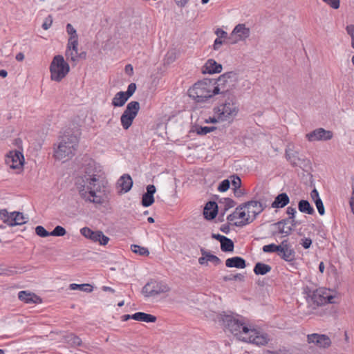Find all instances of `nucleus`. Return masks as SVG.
I'll return each mask as SVG.
<instances>
[{"instance_id": "nucleus-44", "label": "nucleus", "mask_w": 354, "mask_h": 354, "mask_svg": "<svg viewBox=\"0 0 354 354\" xmlns=\"http://www.w3.org/2000/svg\"><path fill=\"white\" fill-rule=\"evenodd\" d=\"M66 234V230L63 227H62L60 225H57L50 232V236H64Z\"/></svg>"}, {"instance_id": "nucleus-47", "label": "nucleus", "mask_w": 354, "mask_h": 354, "mask_svg": "<svg viewBox=\"0 0 354 354\" xmlns=\"http://www.w3.org/2000/svg\"><path fill=\"white\" fill-rule=\"evenodd\" d=\"M36 234L41 237H47L50 236V232H48L43 226L39 225L35 228Z\"/></svg>"}, {"instance_id": "nucleus-39", "label": "nucleus", "mask_w": 354, "mask_h": 354, "mask_svg": "<svg viewBox=\"0 0 354 354\" xmlns=\"http://www.w3.org/2000/svg\"><path fill=\"white\" fill-rule=\"evenodd\" d=\"M70 289L71 290H80L81 291L91 292L93 290V287L90 284H88V283H84V284L71 283L70 285Z\"/></svg>"}, {"instance_id": "nucleus-54", "label": "nucleus", "mask_w": 354, "mask_h": 354, "mask_svg": "<svg viewBox=\"0 0 354 354\" xmlns=\"http://www.w3.org/2000/svg\"><path fill=\"white\" fill-rule=\"evenodd\" d=\"M66 31L67 33L70 35V37H78L76 30L71 24H68L66 25Z\"/></svg>"}, {"instance_id": "nucleus-57", "label": "nucleus", "mask_w": 354, "mask_h": 354, "mask_svg": "<svg viewBox=\"0 0 354 354\" xmlns=\"http://www.w3.org/2000/svg\"><path fill=\"white\" fill-rule=\"evenodd\" d=\"M301 241V245L305 249L309 248L312 244V240L310 238H305Z\"/></svg>"}, {"instance_id": "nucleus-58", "label": "nucleus", "mask_w": 354, "mask_h": 354, "mask_svg": "<svg viewBox=\"0 0 354 354\" xmlns=\"http://www.w3.org/2000/svg\"><path fill=\"white\" fill-rule=\"evenodd\" d=\"M310 197H311V199L314 201V203L315 201H317V200H320L321 199L320 197H319L318 191L316 189H314L310 192Z\"/></svg>"}, {"instance_id": "nucleus-48", "label": "nucleus", "mask_w": 354, "mask_h": 354, "mask_svg": "<svg viewBox=\"0 0 354 354\" xmlns=\"http://www.w3.org/2000/svg\"><path fill=\"white\" fill-rule=\"evenodd\" d=\"M230 185V183L229 180H227V179L223 180L220 183V185L218 187V191L222 192H225L229 189Z\"/></svg>"}, {"instance_id": "nucleus-18", "label": "nucleus", "mask_w": 354, "mask_h": 354, "mask_svg": "<svg viewBox=\"0 0 354 354\" xmlns=\"http://www.w3.org/2000/svg\"><path fill=\"white\" fill-rule=\"evenodd\" d=\"M6 162L10 168L19 169L24 165V157L21 151L17 150L12 151L7 155Z\"/></svg>"}, {"instance_id": "nucleus-62", "label": "nucleus", "mask_w": 354, "mask_h": 354, "mask_svg": "<svg viewBox=\"0 0 354 354\" xmlns=\"http://www.w3.org/2000/svg\"><path fill=\"white\" fill-rule=\"evenodd\" d=\"M223 41L220 38H216L214 43V49L218 50L220 46L222 45Z\"/></svg>"}, {"instance_id": "nucleus-17", "label": "nucleus", "mask_w": 354, "mask_h": 354, "mask_svg": "<svg viewBox=\"0 0 354 354\" xmlns=\"http://www.w3.org/2000/svg\"><path fill=\"white\" fill-rule=\"evenodd\" d=\"M278 254L284 261L290 262L292 267H294L292 262L295 260V252L288 240H283L281 243V248Z\"/></svg>"}, {"instance_id": "nucleus-20", "label": "nucleus", "mask_w": 354, "mask_h": 354, "mask_svg": "<svg viewBox=\"0 0 354 354\" xmlns=\"http://www.w3.org/2000/svg\"><path fill=\"white\" fill-rule=\"evenodd\" d=\"M201 252L202 256L198 259V263L201 265H207L208 261L212 263L215 266H218L221 263V261L218 257L212 254L204 248H201Z\"/></svg>"}, {"instance_id": "nucleus-6", "label": "nucleus", "mask_w": 354, "mask_h": 354, "mask_svg": "<svg viewBox=\"0 0 354 354\" xmlns=\"http://www.w3.org/2000/svg\"><path fill=\"white\" fill-rule=\"evenodd\" d=\"M70 71L69 64L62 55H55L50 65V78L55 82H60Z\"/></svg>"}, {"instance_id": "nucleus-49", "label": "nucleus", "mask_w": 354, "mask_h": 354, "mask_svg": "<svg viewBox=\"0 0 354 354\" xmlns=\"http://www.w3.org/2000/svg\"><path fill=\"white\" fill-rule=\"evenodd\" d=\"M136 89V84L135 83H131L127 88V91L124 92L125 95L129 98L135 93Z\"/></svg>"}, {"instance_id": "nucleus-28", "label": "nucleus", "mask_w": 354, "mask_h": 354, "mask_svg": "<svg viewBox=\"0 0 354 354\" xmlns=\"http://www.w3.org/2000/svg\"><path fill=\"white\" fill-rule=\"evenodd\" d=\"M290 202V198L286 193L278 194L272 202L271 207L272 208H283Z\"/></svg>"}, {"instance_id": "nucleus-3", "label": "nucleus", "mask_w": 354, "mask_h": 354, "mask_svg": "<svg viewBox=\"0 0 354 354\" xmlns=\"http://www.w3.org/2000/svg\"><path fill=\"white\" fill-rule=\"evenodd\" d=\"M215 84V80L205 79L198 82L188 90L189 96L196 102H205L207 99L216 95Z\"/></svg>"}, {"instance_id": "nucleus-36", "label": "nucleus", "mask_w": 354, "mask_h": 354, "mask_svg": "<svg viewBox=\"0 0 354 354\" xmlns=\"http://www.w3.org/2000/svg\"><path fill=\"white\" fill-rule=\"evenodd\" d=\"M65 56L68 61L73 62L75 64L78 61L79 59V53L78 49H67L65 52Z\"/></svg>"}, {"instance_id": "nucleus-42", "label": "nucleus", "mask_w": 354, "mask_h": 354, "mask_svg": "<svg viewBox=\"0 0 354 354\" xmlns=\"http://www.w3.org/2000/svg\"><path fill=\"white\" fill-rule=\"evenodd\" d=\"M216 129L215 127H196V132L198 135H206L208 133L214 131Z\"/></svg>"}, {"instance_id": "nucleus-23", "label": "nucleus", "mask_w": 354, "mask_h": 354, "mask_svg": "<svg viewBox=\"0 0 354 354\" xmlns=\"http://www.w3.org/2000/svg\"><path fill=\"white\" fill-rule=\"evenodd\" d=\"M221 71L222 65L217 63L215 60L209 59L206 62L203 72V73L213 74L221 73Z\"/></svg>"}, {"instance_id": "nucleus-33", "label": "nucleus", "mask_w": 354, "mask_h": 354, "mask_svg": "<svg viewBox=\"0 0 354 354\" xmlns=\"http://www.w3.org/2000/svg\"><path fill=\"white\" fill-rule=\"evenodd\" d=\"M271 266L263 263H257L254 268V272L257 275H264L271 270Z\"/></svg>"}, {"instance_id": "nucleus-16", "label": "nucleus", "mask_w": 354, "mask_h": 354, "mask_svg": "<svg viewBox=\"0 0 354 354\" xmlns=\"http://www.w3.org/2000/svg\"><path fill=\"white\" fill-rule=\"evenodd\" d=\"M333 137V133L324 128L316 129L306 134V138L309 142L327 141L331 140Z\"/></svg>"}, {"instance_id": "nucleus-63", "label": "nucleus", "mask_w": 354, "mask_h": 354, "mask_svg": "<svg viewBox=\"0 0 354 354\" xmlns=\"http://www.w3.org/2000/svg\"><path fill=\"white\" fill-rule=\"evenodd\" d=\"M205 123H216L221 121L218 120V115H216V118L209 117L208 119H205Z\"/></svg>"}, {"instance_id": "nucleus-45", "label": "nucleus", "mask_w": 354, "mask_h": 354, "mask_svg": "<svg viewBox=\"0 0 354 354\" xmlns=\"http://www.w3.org/2000/svg\"><path fill=\"white\" fill-rule=\"evenodd\" d=\"M297 211L295 207H288L286 209V213L290 216L288 218H290V222L292 223V225H296L295 221V214Z\"/></svg>"}, {"instance_id": "nucleus-38", "label": "nucleus", "mask_w": 354, "mask_h": 354, "mask_svg": "<svg viewBox=\"0 0 354 354\" xmlns=\"http://www.w3.org/2000/svg\"><path fill=\"white\" fill-rule=\"evenodd\" d=\"M221 248L223 252H232L234 250V243L230 239L226 237L221 242Z\"/></svg>"}, {"instance_id": "nucleus-2", "label": "nucleus", "mask_w": 354, "mask_h": 354, "mask_svg": "<svg viewBox=\"0 0 354 354\" xmlns=\"http://www.w3.org/2000/svg\"><path fill=\"white\" fill-rule=\"evenodd\" d=\"M78 144L77 136L67 134L59 138L57 148L55 149L54 156L63 162L71 159L76 151Z\"/></svg>"}, {"instance_id": "nucleus-55", "label": "nucleus", "mask_w": 354, "mask_h": 354, "mask_svg": "<svg viewBox=\"0 0 354 354\" xmlns=\"http://www.w3.org/2000/svg\"><path fill=\"white\" fill-rule=\"evenodd\" d=\"M235 204V202L231 198H227L224 199L225 209L234 207Z\"/></svg>"}, {"instance_id": "nucleus-60", "label": "nucleus", "mask_w": 354, "mask_h": 354, "mask_svg": "<svg viewBox=\"0 0 354 354\" xmlns=\"http://www.w3.org/2000/svg\"><path fill=\"white\" fill-rule=\"evenodd\" d=\"M216 34L218 36V38H220V39L226 38L227 36V33L225 31H224L220 28H218L216 30Z\"/></svg>"}, {"instance_id": "nucleus-11", "label": "nucleus", "mask_w": 354, "mask_h": 354, "mask_svg": "<svg viewBox=\"0 0 354 354\" xmlns=\"http://www.w3.org/2000/svg\"><path fill=\"white\" fill-rule=\"evenodd\" d=\"M311 301L317 306L335 303V297L324 289H317L313 292Z\"/></svg>"}, {"instance_id": "nucleus-32", "label": "nucleus", "mask_w": 354, "mask_h": 354, "mask_svg": "<svg viewBox=\"0 0 354 354\" xmlns=\"http://www.w3.org/2000/svg\"><path fill=\"white\" fill-rule=\"evenodd\" d=\"M299 210L305 214L312 215L315 211L313 207L310 205V203L306 200H301L298 203Z\"/></svg>"}, {"instance_id": "nucleus-12", "label": "nucleus", "mask_w": 354, "mask_h": 354, "mask_svg": "<svg viewBox=\"0 0 354 354\" xmlns=\"http://www.w3.org/2000/svg\"><path fill=\"white\" fill-rule=\"evenodd\" d=\"M80 232L84 237L93 242H99L102 245H106L109 241V238L105 236L102 231H93L89 227H84L80 230Z\"/></svg>"}, {"instance_id": "nucleus-8", "label": "nucleus", "mask_w": 354, "mask_h": 354, "mask_svg": "<svg viewBox=\"0 0 354 354\" xmlns=\"http://www.w3.org/2000/svg\"><path fill=\"white\" fill-rule=\"evenodd\" d=\"M171 290L168 284L162 281L151 279L142 288V293L145 297H154Z\"/></svg>"}, {"instance_id": "nucleus-14", "label": "nucleus", "mask_w": 354, "mask_h": 354, "mask_svg": "<svg viewBox=\"0 0 354 354\" xmlns=\"http://www.w3.org/2000/svg\"><path fill=\"white\" fill-rule=\"evenodd\" d=\"M227 219L230 222H234V225L237 227H242L248 223L244 221L247 219V212L244 205L237 207L233 213L227 216Z\"/></svg>"}, {"instance_id": "nucleus-34", "label": "nucleus", "mask_w": 354, "mask_h": 354, "mask_svg": "<svg viewBox=\"0 0 354 354\" xmlns=\"http://www.w3.org/2000/svg\"><path fill=\"white\" fill-rule=\"evenodd\" d=\"M12 216L11 223L12 224L10 226L20 225L27 222V218L21 212H12Z\"/></svg>"}, {"instance_id": "nucleus-5", "label": "nucleus", "mask_w": 354, "mask_h": 354, "mask_svg": "<svg viewBox=\"0 0 354 354\" xmlns=\"http://www.w3.org/2000/svg\"><path fill=\"white\" fill-rule=\"evenodd\" d=\"M239 106L234 96L228 97L225 102L221 104L214 109V112L218 115L221 122L231 123L239 113Z\"/></svg>"}, {"instance_id": "nucleus-19", "label": "nucleus", "mask_w": 354, "mask_h": 354, "mask_svg": "<svg viewBox=\"0 0 354 354\" xmlns=\"http://www.w3.org/2000/svg\"><path fill=\"white\" fill-rule=\"evenodd\" d=\"M307 340L308 343H313L319 348H328L331 344L329 337L324 334L313 333L308 335Z\"/></svg>"}, {"instance_id": "nucleus-4", "label": "nucleus", "mask_w": 354, "mask_h": 354, "mask_svg": "<svg viewBox=\"0 0 354 354\" xmlns=\"http://www.w3.org/2000/svg\"><path fill=\"white\" fill-rule=\"evenodd\" d=\"M221 317L225 327L239 339L243 341L244 339L250 338L248 334L250 327H248L242 319L226 314H221Z\"/></svg>"}, {"instance_id": "nucleus-9", "label": "nucleus", "mask_w": 354, "mask_h": 354, "mask_svg": "<svg viewBox=\"0 0 354 354\" xmlns=\"http://www.w3.org/2000/svg\"><path fill=\"white\" fill-rule=\"evenodd\" d=\"M140 104L137 101L130 102L120 117V122L124 129L127 130L138 114Z\"/></svg>"}, {"instance_id": "nucleus-43", "label": "nucleus", "mask_w": 354, "mask_h": 354, "mask_svg": "<svg viewBox=\"0 0 354 354\" xmlns=\"http://www.w3.org/2000/svg\"><path fill=\"white\" fill-rule=\"evenodd\" d=\"M78 37H69L67 44V49H78Z\"/></svg>"}, {"instance_id": "nucleus-51", "label": "nucleus", "mask_w": 354, "mask_h": 354, "mask_svg": "<svg viewBox=\"0 0 354 354\" xmlns=\"http://www.w3.org/2000/svg\"><path fill=\"white\" fill-rule=\"evenodd\" d=\"M322 1L333 9H337L339 7V0H322Z\"/></svg>"}, {"instance_id": "nucleus-40", "label": "nucleus", "mask_w": 354, "mask_h": 354, "mask_svg": "<svg viewBox=\"0 0 354 354\" xmlns=\"http://www.w3.org/2000/svg\"><path fill=\"white\" fill-rule=\"evenodd\" d=\"M12 212L8 213V212L6 209H0V218L3 221V223L8 224V225H11L12 221Z\"/></svg>"}, {"instance_id": "nucleus-13", "label": "nucleus", "mask_w": 354, "mask_h": 354, "mask_svg": "<svg viewBox=\"0 0 354 354\" xmlns=\"http://www.w3.org/2000/svg\"><path fill=\"white\" fill-rule=\"evenodd\" d=\"M250 30L244 24H239L236 25L229 37L231 44H236L239 41H244L249 37Z\"/></svg>"}, {"instance_id": "nucleus-22", "label": "nucleus", "mask_w": 354, "mask_h": 354, "mask_svg": "<svg viewBox=\"0 0 354 354\" xmlns=\"http://www.w3.org/2000/svg\"><path fill=\"white\" fill-rule=\"evenodd\" d=\"M156 189L153 185H149L147 187V192L142 195V205L144 207H149L154 203L153 194Z\"/></svg>"}, {"instance_id": "nucleus-46", "label": "nucleus", "mask_w": 354, "mask_h": 354, "mask_svg": "<svg viewBox=\"0 0 354 354\" xmlns=\"http://www.w3.org/2000/svg\"><path fill=\"white\" fill-rule=\"evenodd\" d=\"M223 280L225 281H232V280L242 281L244 280V275H243L242 274H231L230 276L224 277Z\"/></svg>"}, {"instance_id": "nucleus-10", "label": "nucleus", "mask_w": 354, "mask_h": 354, "mask_svg": "<svg viewBox=\"0 0 354 354\" xmlns=\"http://www.w3.org/2000/svg\"><path fill=\"white\" fill-rule=\"evenodd\" d=\"M243 205L247 212V219L244 221L245 223H252L257 216L266 207L265 203L257 201H250Z\"/></svg>"}, {"instance_id": "nucleus-25", "label": "nucleus", "mask_w": 354, "mask_h": 354, "mask_svg": "<svg viewBox=\"0 0 354 354\" xmlns=\"http://www.w3.org/2000/svg\"><path fill=\"white\" fill-rule=\"evenodd\" d=\"M275 225L278 229L279 234H285V236L289 235L292 231V227L295 225H292L290 222V218H285L281 221L277 222Z\"/></svg>"}, {"instance_id": "nucleus-26", "label": "nucleus", "mask_w": 354, "mask_h": 354, "mask_svg": "<svg viewBox=\"0 0 354 354\" xmlns=\"http://www.w3.org/2000/svg\"><path fill=\"white\" fill-rule=\"evenodd\" d=\"M218 205L216 202H208L203 211V214L205 218L212 220L214 218L217 214Z\"/></svg>"}, {"instance_id": "nucleus-52", "label": "nucleus", "mask_w": 354, "mask_h": 354, "mask_svg": "<svg viewBox=\"0 0 354 354\" xmlns=\"http://www.w3.org/2000/svg\"><path fill=\"white\" fill-rule=\"evenodd\" d=\"M346 31L347 33L351 36V46L354 48V26L353 25H349L346 27Z\"/></svg>"}, {"instance_id": "nucleus-21", "label": "nucleus", "mask_w": 354, "mask_h": 354, "mask_svg": "<svg viewBox=\"0 0 354 354\" xmlns=\"http://www.w3.org/2000/svg\"><path fill=\"white\" fill-rule=\"evenodd\" d=\"M19 299L26 304H40L41 299L35 293L22 290L18 294Z\"/></svg>"}, {"instance_id": "nucleus-41", "label": "nucleus", "mask_w": 354, "mask_h": 354, "mask_svg": "<svg viewBox=\"0 0 354 354\" xmlns=\"http://www.w3.org/2000/svg\"><path fill=\"white\" fill-rule=\"evenodd\" d=\"M281 248V244L279 245L274 243L266 245L263 247V251L266 253L277 252L279 254Z\"/></svg>"}, {"instance_id": "nucleus-61", "label": "nucleus", "mask_w": 354, "mask_h": 354, "mask_svg": "<svg viewBox=\"0 0 354 354\" xmlns=\"http://www.w3.org/2000/svg\"><path fill=\"white\" fill-rule=\"evenodd\" d=\"M189 1V0H174L176 4L180 8L185 7Z\"/></svg>"}, {"instance_id": "nucleus-27", "label": "nucleus", "mask_w": 354, "mask_h": 354, "mask_svg": "<svg viewBox=\"0 0 354 354\" xmlns=\"http://www.w3.org/2000/svg\"><path fill=\"white\" fill-rule=\"evenodd\" d=\"M117 185L124 193L128 192L133 186V180L129 174H124L118 180Z\"/></svg>"}, {"instance_id": "nucleus-29", "label": "nucleus", "mask_w": 354, "mask_h": 354, "mask_svg": "<svg viewBox=\"0 0 354 354\" xmlns=\"http://www.w3.org/2000/svg\"><path fill=\"white\" fill-rule=\"evenodd\" d=\"M131 319L136 320V321L143 322H146V323H149V322L153 323V322H156V321L157 320V318L156 316L151 315V314L142 313V312H138V313H136L131 315Z\"/></svg>"}, {"instance_id": "nucleus-15", "label": "nucleus", "mask_w": 354, "mask_h": 354, "mask_svg": "<svg viewBox=\"0 0 354 354\" xmlns=\"http://www.w3.org/2000/svg\"><path fill=\"white\" fill-rule=\"evenodd\" d=\"M248 337L249 339H244L243 342H250L258 346H263L268 343L270 339L266 333H261L250 327Z\"/></svg>"}, {"instance_id": "nucleus-1", "label": "nucleus", "mask_w": 354, "mask_h": 354, "mask_svg": "<svg viewBox=\"0 0 354 354\" xmlns=\"http://www.w3.org/2000/svg\"><path fill=\"white\" fill-rule=\"evenodd\" d=\"M106 183L100 167L92 160L79 169L75 178V186L81 198L95 204L101 205L104 203L101 193Z\"/></svg>"}, {"instance_id": "nucleus-53", "label": "nucleus", "mask_w": 354, "mask_h": 354, "mask_svg": "<svg viewBox=\"0 0 354 354\" xmlns=\"http://www.w3.org/2000/svg\"><path fill=\"white\" fill-rule=\"evenodd\" d=\"M232 185L234 187V189H239L241 185V178L239 176H233Z\"/></svg>"}, {"instance_id": "nucleus-30", "label": "nucleus", "mask_w": 354, "mask_h": 354, "mask_svg": "<svg viewBox=\"0 0 354 354\" xmlns=\"http://www.w3.org/2000/svg\"><path fill=\"white\" fill-rule=\"evenodd\" d=\"M225 266L228 268H245V261L239 257L229 258L225 261Z\"/></svg>"}, {"instance_id": "nucleus-37", "label": "nucleus", "mask_w": 354, "mask_h": 354, "mask_svg": "<svg viewBox=\"0 0 354 354\" xmlns=\"http://www.w3.org/2000/svg\"><path fill=\"white\" fill-rule=\"evenodd\" d=\"M131 249L133 252L140 256L147 257L149 254V251L147 248L138 245H131Z\"/></svg>"}, {"instance_id": "nucleus-50", "label": "nucleus", "mask_w": 354, "mask_h": 354, "mask_svg": "<svg viewBox=\"0 0 354 354\" xmlns=\"http://www.w3.org/2000/svg\"><path fill=\"white\" fill-rule=\"evenodd\" d=\"M315 204L316 205L319 214L320 215H324L325 213V209L322 199L317 200V201L315 202Z\"/></svg>"}, {"instance_id": "nucleus-59", "label": "nucleus", "mask_w": 354, "mask_h": 354, "mask_svg": "<svg viewBox=\"0 0 354 354\" xmlns=\"http://www.w3.org/2000/svg\"><path fill=\"white\" fill-rule=\"evenodd\" d=\"M351 212L354 214V186L352 185V194L349 201Z\"/></svg>"}, {"instance_id": "nucleus-64", "label": "nucleus", "mask_w": 354, "mask_h": 354, "mask_svg": "<svg viewBox=\"0 0 354 354\" xmlns=\"http://www.w3.org/2000/svg\"><path fill=\"white\" fill-rule=\"evenodd\" d=\"M212 237L216 240L219 241L220 242L223 241L226 238V236L219 234H212Z\"/></svg>"}, {"instance_id": "nucleus-35", "label": "nucleus", "mask_w": 354, "mask_h": 354, "mask_svg": "<svg viewBox=\"0 0 354 354\" xmlns=\"http://www.w3.org/2000/svg\"><path fill=\"white\" fill-rule=\"evenodd\" d=\"M65 341L72 347L80 346L82 345V339L73 333H71L64 337Z\"/></svg>"}, {"instance_id": "nucleus-56", "label": "nucleus", "mask_w": 354, "mask_h": 354, "mask_svg": "<svg viewBox=\"0 0 354 354\" xmlns=\"http://www.w3.org/2000/svg\"><path fill=\"white\" fill-rule=\"evenodd\" d=\"M53 19L51 16H48L42 24V28L44 30H48L52 25Z\"/></svg>"}, {"instance_id": "nucleus-24", "label": "nucleus", "mask_w": 354, "mask_h": 354, "mask_svg": "<svg viewBox=\"0 0 354 354\" xmlns=\"http://www.w3.org/2000/svg\"><path fill=\"white\" fill-rule=\"evenodd\" d=\"M285 155L286 158L290 162L292 167L297 166L299 162L304 160L299 157L298 151H294L293 149L290 147V145L288 146L286 149Z\"/></svg>"}, {"instance_id": "nucleus-31", "label": "nucleus", "mask_w": 354, "mask_h": 354, "mask_svg": "<svg viewBox=\"0 0 354 354\" xmlns=\"http://www.w3.org/2000/svg\"><path fill=\"white\" fill-rule=\"evenodd\" d=\"M129 100L124 91L118 92L112 100V105L115 107H120L125 104Z\"/></svg>"}, {"instance_id": "nucleus-7", "label": "nucleus", "mask_w": 354, "mask_h": 354, "mask_svg": "<svg viewBox=\"0 0 354 354\" xmlns=\"http://www.w3.org/2000/svg\"><path fill=\"white\" fill-rule=\"evenodd\" d=\"M238 82V75L234 71L227 72L216 80L215 93L226 94L233 90Z\"/></svg>"}]
</instances>
